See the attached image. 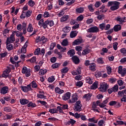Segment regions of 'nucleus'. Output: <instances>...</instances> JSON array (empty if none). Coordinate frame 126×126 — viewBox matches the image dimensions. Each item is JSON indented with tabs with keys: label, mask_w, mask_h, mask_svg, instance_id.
<instances>
[{
	"label": "nucleus",
	"mask_w": 126,
	"mask_h": 126,
	"mask_svg": "<svg viewBox=\"0 0 126 126\" xmlns=\"http://www.w3.org/2000/svg\"><path fill=\"white\" fill-rule=\"evenodd\" d=\"M121 2L117 1H110L108 2V6H111L110 9L112 11H115L120 8Z\"/></svg>",
	"instance_id": "obj_1"
},
{
	"label": "nucleus",
	"mask_w": 126,
	"mask_h": 126,
	"mask_svg": "<svg viewBox=\"0 0 126 126\" xmlns=\"http://www.w3.org/2000/svg\"><path fill=\"white\" fill-rule=\"evenodd\" d=\"M82 104H81V101L78 100L76 102L74 107V111L76 112H81L82 111Z\"/></svg>",
	"instance_id": "obj_2"
},
{
	"label": "nucleus",
	"mask_w": 126,
	"mask_h": 126,
	"mask_svg": "<svg viewBox=\"0 0 126 126\" xmlns=\"http://www.w3.org/2000/svg\"><path fill=\"white\" fill-rule=\"evenodd\" d=\"M20 88L23 92L25 93H27V92H29V91H32L33 89L31 88V84H30L26 86H22L20 87Z\"/></svg>",
	"instance_id": "obj_3"
},
{
	"label": "nucleus",
	"mask_w": 126,
	"mask_h": 126,
	"mask_svg": "<svg viewBox=\"0 0 126 126\" xmlns=\"http://www.w3.org/2000/svg\"><path fill=\"white\" fill-rule=\"evenodd\" d=\"M108 88H109V85H108L107 83H103L100 85L98 89L99 91H101V92H106Z\"/></svg>",
	"instance_id": "obj_4"
},
{
	"label": "nucleus",
	"mask_w": 126,
	"mask_h": 126,
	"mask_svg": "<svg viewBox=\"0 0 126 126\" xmlns=\"http://www.w3.org/2000/svg\"><path fill=\"white\" fill-rule=\"evenodd\" d=\"M87 32L89 33H97L99 32V28L97 26H94L87 30Z\"/></svg>",
	"instance_id": "obj_5"
},
{
	"label": "nucleus",
	"mask_w": 126,
	"mask_h": 126,
	"mask_svg": "<svg viewBox=\"0 0 126 126\" xmlns=\"http://www.w3.org/2000/svg\"><path fill=\"white\" fill-rule=\"evenodd\" d=\"M118 73L120 74H121V76H122V77L126 76V68H123V66H120L118 67Z\"/></svg>",
	"instance_id": "obj_6"
},
{
	"label": "nucleus",
	"mask_w": 126,
	"mask_h": 126,
	"mask_svg": "<svg viewBox=\"0 0 126 126\" xmlns=\"http://www.w3.org/2000/svg\"><path fill=\"white\" fill-rule=\"evenodd\" d=\"M71 60L73 63H75V64H78L80 63V60L76 56H73L71 58Z\"/></svg>",
	"instance_id": "obj_7"
},
{
	"label": "nucleus",
	"mask_w": 126,
	"mask_h": 126,
	"mask_svg": "<svg viewBox=\"0 0 126 126\" xmlns=\"http://www.w3.org/2000/svg\"><path fill=\"white\" fill-rule=\"evenodd\" d=\"M82 42H83L82 38H77L73 42L72 45L73 46L80 45V44H82Z\"/></svg>",
	"instance_id": "obj_8"
},
{
	"label": "nucleus",
	"mask_w": 126,
	"mask_h": 126,
	"mask_svg": "<svg viewBox=\"0 0 126 126\" xmlns=\"http://www.w3.org/2000/svg\"><path fill=\"white\" fill-rule=\"evenodd\" d=\"M8 87L7 86L3 87L0 90V94L3 95L8 93Z\"/></svg>",
	"instance_id": "obj_9"
},
{
	"label": "nucleus",
	"mask_w": 126,
	"mask_h": 126,
	"mask_svg": "<svg viewBox=\"0 0 126 126\" xmlns=\"http://www.w3.org/2000/svg\"><path fill=\"white\" fill-rule=\"evenodd\" d=\"M70 94L71 93L70 92H67L64 94L62 96L63 100L64 101L68 100L70 98Z\"/></svg>",
	"instance_id": "obj_10"
},
{
	"label": "nucleus",
	"mask_w": 126,
	"mask_h": 126,
	"mask_svg": "<svg viewBox=\"0 0 126 126\" xmlns=\"http://www.w3.org/2000/svg\"><path fill=\"white\" fill-rule=\"evenodd\" d=\"M108 100L109 97H107V98L105 100H104L102 103L98 105L99 107H100V108H105V107L107 106Z\"/></svg>",
	"instance_id": "obj_11"
},
{
	"label": "nucleus",
	"mask_w": 126,
	"mask_h": 126,
	"mask_svg": "<svg viewBox=\"0 0 126 126\" xmlns=\"http://www.w3.org/2000/svg\"><path fill=\"white\" fill-rule=\"evenodd\" d=\"M89 69L91 71H95L96 70V64L94 63H91L89 66Z\"/></svg>",
	"instance_id": "obj_12"
},
{
	"label": "nucleus",
	"mask_w": 126,
	"mask_h": 126,
	"mask_svg": "<svg viewBox=\"0 0 126 126\" xmlns=\"http://www.w3.org/2000/svg\"><path fill=\"white\" fill-rule=\"evenodd\" d=\"M20 103L21 105H27V104H29V101L26 98H21L20 99Z\"/></svg>",
	"instance_id": "obj_13"
},
{
	"label": "nucleus",
	"mask_w": 126,
	"mask_h": 126,
	"mask_svg": "<svg viewBox=\"0 0 126 126\" xmlns=\"http://www.w3.org/2000/svg\"><path fill=\"white\" fill-rule=\"evenodd\" d=\"M71 30V28L70 27L66 26L62 29V31L64 33H68Z\"/></svg>",
	"instance_id": "obj_14"
},
{
	"label": "nucleus",
	"mask_w": 126,
	"mask_h": 126,
	"mask_svg": "<svg viewBox=\"0 0 126 126\" xmlns=\"http://www.w3.org/2000/svg\"><path fill=\"white\" fill-rule=\"evenodd\" d=\"M98 82L95 81L91 86V89L92 90H96V89H97V88H98Z\"/></svg>",
	"instance_id": "obj_15"
},
{
	"label": "nucleus",
	"mask_w": 126,
	"mask_h": 126,
	"mask_svg": "<svg viewBox=\"0 0 126 126\" xmlns=\"http://www.w3.org/2000/svg\"><path fill=\"white\" fill-rule=\"evenodd\" d=\"M115 20L119 23V24H124V19L121 16H118L115 18Z\"/></svg>",
	"instance_id": "obj_16"
},
{
	"label": "nucleus",
	"mask_w": 126,
	"mask_h": 126,
	"mask_svg": "<svg viewBox=\"0 0 126 126\" xmlns=\"http://www.w3.org/2000/svg\"><path fill=\"white\" fill-rule=\"evenodd\" d=\"M113 29L115 32H118V31H120L122 30V26L120 25H116L113 27Z\"/></svg>",
	"instance_id": "obj_17"
},
{
	"label": "nucleus",
	"mask_w": 126,
	"mask_h": 126,
	"mask_svg": "<svg viewBox=\"0 0 126 126\" xmlns=\"http://www.w3.org/2000/svg\"><path fill=\"white\" fill-rule=\"evenodd\" d=\"M67 55L72 58V57L74 56V55H75V51L74 49H70L67 52Z\"/></svg>",
	"instance_id": "obj_18"
},
{
	"label": "nucleus",
	"mask_w": 126,
	"mask_h": 126,
	"mask_svg": "<svg viewBox=\"0 0 126 126\" xmlns=\"http://www.w3.org/2000/svg\"><path fill=\"white\" fill-rule=\"evenodd\" d=\"M92 96V94H90V93L85 94L83 98L84 99H86L87 101H89L91 99V97Z\"/></svg>",
	"instance_id": "obj_19"
},
{
	"label": "nucleus",
	"mask_w": 126,
	"mask_h": 126,
	"mask_svg": "<svg viewBox=\"0 0 126 126\" xmlns=\"http://www.w3.org/2000/svg\"><path fill=\"white\" fill-rule=\"evenodd\" d=\"M75 123H76V121L72 119H70L67 123H66V125L67 126H70V125H71V126H73L74 125V124H75Z\"/></svg>",
	"instance_id": "obj_20"
},
{
	"label": "nucleus",
	"mask_w": 126,
	"mask_h": 126,
	"mask_svg": "<svg viewBox=\"0 0 126 126\" xmlns=\"http://www.w3.org/2000/svg\"><path fill=\"white\" fill-rule=\"evenodd\" d=\"M77 33H78V32H77L76 31H73L71 32L70 33V38H74V37H76V36H77Z\"/></svg>",
	"instance_id": "obj_21"
},
{
	"label": "nucleus",
	"mask_w": 126,
	"mask_h": 126,
	"mask_svg": "<svg viewBox=\"0 0 126 126\" xmlns=\"http://www.w3.org/2000/svg\"><path fill=\"white\" fill-rule=\"evenodd\" d=\"M3 111L4 112H5V113H11V107L9 106H5L3 108Z\"/></svg>",
	"instance_id": "obj_22"
},
{
	"label": "nucleus",
	"mask_w": 126,
	"mask_h": 126,
	"mask_svg": "<svg viewBox=\"0 0 126 126\" xmlns=\"http://www.w3.org/2000/svg\"><path fill=\"white\" fill-rule=\"evenodd\" d=\"M55 91L56 93H58V94H63V93L64 92L63 90H61L59 87H56L55 88Z\"/></svg>",
	"instance_id": "obj_23"
},
{
	"label": "nucleus",
	"mask_w": 126,
	"mask_h": 126,
	"mask_svg": "<svg viewBox=\"0 0 126 126\" xmlns=\"http://www.w3.org/2000/svg\"><path fill=\"white\" fill-rule=\"evenodd\" d=\"M27 107L28 108L30 107H32V108H35V107H37V105H36L35 103H33V102L30 101L29 102V104H27Z\"/></svg>",
	"instance_id": "obj_24"
},
{
	"label": "nucleus",
	"mask_w": 126,
	"mask_h": 126,
	"mask_svg": "<svg viewBox=\"0 0 126 126\" xmlns=\"http://www.w3.org/2000/svg\"><path fill=\"white\" fill-rule=\"evenodd\" d=\"M68 15H63L62 17L61 18V22H64L68 19Z\"/></svg>",
	"instance_id": "obj_25"
},
{
	"label": "nucleus",
	"mask_w": 126,
	"mask_h": 126,
	"mask_svg": "<svg viewBox=\"0 0 126 126\" xmlns=\"http://www.w3.org/2000/svg\"><path fill=\"white\" fill-rule=\"evenodd\" d=\"M90 52L91 50L89 48H86L83 51L82 54L83 56H86V55H88Z\"/></svg>",
	"instance_id": "obj_26"
},
{
	"label": "nucleus",
	"mask_w": 126,
	"mask_h": 126,
	"mask_svg": "<svg viewBox=\"0 0 126 126\" xmlns=\"http://www.w3.org/2000/svg\"><path fill=\"white\" fill-rule=\"evenodd\" d=\"M78 99V98L77 97V96L73 95V96H72V99L70 100V103H71L72 104L73 103H75Z\"/></svg>",
	"instance_id": "obj_27"
},
{
	"label": "nucleus",
	"mask_w": 126,
	"mask_h": 126,
	"mask_svg": "<svg viewBox=\"0 0 126 126\" xmlns=\"http://www.w3.org/2000/svg\"><path fill=\"white\" fill-rule=\"evenodd\" d=\"M10 61L12 64H15L16 67H18L19 66V64L16 63V62L13 60V58L12 57H10Z\"/></svg>",
	"instance_id": "obj_28"
},
{
	"label": "nucleus",
	"mask_w": 126,
	"mask_h": 126,
	"mask_svg": "<svg viewBox=\"0 0 126 126\" xmlns=\"http://www.w3.org/2000/svg\"><path fill=\"white\" fill-rule=\"evenodd\" d=\"M47 71L48 70L46 69H45L44 70L43 69H41L40 70H39V75L41 76L44 75L45 73H47Z\"/></svg>",
	"instance_id": "obj_29"
},
{
	"label": "nucleus",
	"mask_w": 126,
	"mask_h": 126,
	"mask_svg": "<svg viewBox=\"0 0 126 126\" xmlns=\"http://www.w3.org/2000/svg\"><path fill=\"white\" fill-rule=\"evenodd\" d=\"M27 31L30 33H32V32H33V27H32V24H29V26L27 29Z\"/></svg>",
	"instance_id": "obj_30"
},
{
	"label": "nucleus",
	"mask_w": 126,
	"mask_h": 126,
	"mask_svg": "<svg viewBox=\"0 0 126 126\" xmlns=\"http://www.w3.org/2000/svg\"><path fill=\"white\" fill-rule=\"evenodd\" d=\"M36 61V57L33 56L32 58L31 59H29L27 60V62H30V63H34Z\"/></svg>",
	"instance_id": "obj_31"
},
{
	"label": "nucleus",
	"mask_w": 126,
	"mask_h": 126,
	"mask_svg": "<svg viewBox=\"0 0 126 126\" xmlns=\"http://www.w3.org/2000/svg\"><path fill=\"white\" fill-rule=\"evenodd\" d=\"M68 67H64V68H62L61 70L62 73H67L68 72Z\"/></svg>",
	"instance_id": "obj_32"
},
{
	"label": "nucleus",
	"mask_w": 126,
	"mask_h": 126,
	"mask_svg": "<svg viewBox=\"0 0 126 126\" xmlns=\"http://www.w3.org/2000/svg\"><path fill=\"white\" fill-rule=\"evenodd\" d=\"M104 18L105 15H104V14H99L97 16V19L98 20H103V19H104Z\"/></svg>",
	"instance_id": "obj_33"
},
{
	"label": "nucleus",
	"mask_w": 126,
	"mask_h": 126,
	"mask_svg": "<svg viewBox=\"0 0 126 126\" xmlns=\"http://www.w3.org/2000/svg\"><path fill=\"white\" fill-rule=\"evenodd\" d=\"M76 11L78 13H82L84 11V8L83 7H80L76 9Z\"/></svg>",
	"instance_id": "obj_34"
},
{
	"label": "nucleus",
	"mask_w": 126,
	"mask_h": 126,
	"mask_svg": "<svg viewBox=\"0 0 126 126\" xmlns=\"http://www.w3.org/2000/svg\"><path fill=\"white\" fill-rule=\"evenodd\" d=\"M48 25H49L50 27H53L55 25V23L53 20H47Z\"/></svg>",
	"instance_id": "obj_35"
},
{
	"label": "nucleus",
	"mask_w": 126,
	"mask_h": 126,
	"mask_svg": "<svg viewBox=\"0 0 126 126\" xmlns=\"http://www.w3.org/2000/svg\"><path fill=\"white\" fill-rule=\"evenodd\" d=\"M48 21L47 20L44 22H43V23L42 25H41V26H42L44 29H46V28H48Z\"/></svg>",
	"instance_id": "obj_36"
},
{
	"label": "nucleus",
	"mask_w": 126,
	"mask_h": 126,
	"mask_svg": "<svg viewBox=\"0 0 126 126\" xmlns=\"http://www.w3.org/2000/svg\"><path fill=\"white\" fill-rule=\"evenodd\" d=\"M28 4L30 5V6H31V7H33V6L35 5V2H34L33 0H30L28 1Z\"/></svg>",
	"instance_id": "obj_37"
},
{
	"label": "nucleus",
	"mask_w": 126,
	"mask_h": 126,
	"mask_svg": "<svg viewBox=\"0 0 126 126\" xmlns=\"http://www.w3.org/2000/svg\"><path fill=\"white\" fill-rule=\"evenodd\" d=\"M43 16L44 18H48V17H50L51 16V15L49 12L45 11L44 12Z\"/></svg>",
	"instance_id": "obj_38"
},
{
	"label": "nucleus",
	"mask_w": 126,
	"mask_h": 126,
	"mask_svg": "<svg viewBox=\"0 0 126 126\" xmlns=\"http://www.w3.org/2000/svg\"><path fill=\"white\" fill-rule=\"evenodd\" d=\"M89 122L94 123V124H97V123H98V120H95V117H93L89 119Z\"/></svg>",
	"instance_id": "obj_39"
},
{
	"label": "nucleus",
	"mask_w": 126,
	"mask_h": 126,
	"mask_svg": "<svg viewBox=\"0 0 126 126\" xmlns=\"http://www.w3.org/2000/svg\"><path fill=\"white\" fill-rule=\"evenodd\" d=\"M6 49H8V51H11L13 50V45L12 44L6 45Z\"/></svg>",
	"instance_id": "obj_40"
},
{
	"label": "nucleus",
	"mask_w": 126,
	"mask_h": 126,
	"mask_svg": "<svg viewBox=\"0 0 126 126\" xmlns=\"http://www.w3.org/2000/svg\"><path fill=\"white\" fill-rule=\"evenodd\" d=\"M31 14H32V11L28 10L27 12H25L26 17L28 18V17H30L31 16Z\"/></svg>",
	"instance_id": "obj_41"
},
{
	"label": "nucleus",
	"mask_w": 126,
	"mask_h": 126,
	"mask_svg": "<svg viewBox=\"0 0 126 126\" xmlns=\"http://www.w3.org/2000/svg\"><path fill=\"white\" fill-rule=\"evenodd\" d=\"M3 99H4L5 101L9 102L10 100H11V97L10 96V95H6L3 97Z\"/></svg>",
	"instance_id": "obj_42"
},
{
	"label": "nucleus",
	"mask_w": 126,
	"mask_h": 126,
	"mask_svg": "<svg viewBox=\"0 0 126 126\" xmlns=\"http://www.w3.org/2000/svg\"><path fill=\"white\" fill-rule=\"evenodd\" d=\"M61 44L62 46H67L68 45V41H67V39H64Z\"/></svg>",
	"instance_id": "obj_43"
},
{
	"label": "nucleus",
	"mask_w": 126,
	"mask_h": 126,
	"mask_svg": "<svg viewBox=\"0 0 126 126\" xmlns=\"http://www.w3.org/2000/svg\"><path fill=\"white\" fill-rule=\"evenodd\" d=\"M83 85L82 81H78L76 83V86L78 87H81Z\"/></svg>",
	"instance_id": "obj_44"
},
{
	"label": "nucleus",
	"mask_w": 126,
	"mask_h": 126,
	"mask_svg": "<svg viewBox=\"0 0 126 126\" xmlns=\"http://www.w3.org/2000/svg\"><path fill=\"white\" fill-rule=\"evenodd\" d=\"M37 98H39L40 99H46L47 96L46 95H44V94H37Z\"/></svg>",
	"instance_id": "obj_45"
},
{
	"label": "nucleus",
	"mask_w": 126,
	"mask_h": 126,
	"mask_svg": "<svg viewBox=\"0 0 126 126\" xmlns=\"http://www.w3.org/2000/svg\"><path fill=\"white\" fill-rule=\"evenodd\" d=\"M48 82L52 83L55 81V77L54 76H51L48 78Z\"/></svg>",
	"instance_id": "obj_46"
},
{
	"label": "nucleus",
	"mask_w": 126,
	"mask_h": 126,
	"mask_svg": "<svg viewBox=\"0 0 126 126\" xmlns=\"http://www.w3.org/2000/svg\"><path fill=\"white\" fill-rule=\"evenodd\" d=\"M97 63H100L101 64H103L104 63V61H103L102 58H98L97 59Z\"/></svg>",
	"instance_id": "obj_47"
},
{
	"label": "nucleus",
	"mask_w": 126,
	"mask_h": 126,
	"mask_svg": "<svg viewBox=\"0 0 126 126\" xmlns=\"http://www.w3.org/2000/svg\"><path fill=\"white\" fill-rule=\"evenodd\" d=\"M118 103V101H115V100H112L109 102V105L110 106H116L117 104Z\"/></svg>",
	"instance_id": "obj_48"
},
{
	"label": "nucleus",
	"mask_w": 126,
	"mask_h": 126,
	"mask_svg": "<svg viewBox=\"0 0 126 126\" xmlns=\"http://www.w3.org/2000/svg\"><path fill=\"white\" fill-rule=\"evenodd\" d=\"M30 84H31V86H32V88H37V83L34 81L32 82Z\"/></svg>",
	"instance_id": "obj_49"
},
{
	"label": "nucleus",
	"mask_w": 126,
	"mask_h": 126,
	"mask_svg": "<svg viewBox=\"0 0 126 126\" xmlns=\"http://www.w3.org/2000/svg\"><path fill=\"white\" fill-rule=\"evenodd\" d=\"M86 82H87V83H88L89 84H92V83H93V82L91 80V78H90V77H88L86 78Z\"/></svg>",
	"instance_id": "obj_50"
},
{
	"label": "nucleus",
	"mask_w": 126,
	"mask_h": 126,
	"mask_svg": "<svg viewBox=\"0 0 126 126\" xmlns=\"http://www.w3.org/2000/svg\"><path fill=\"white\" fill-rule=\"evenodd\" d=\"M101 4H102V3H101V1H97L95 2V3L94 4V6L96 8H98V7H99L100 6V5H101Z\"/></svg>",
	"instance_id": "obj_51"
},
{
	"label": "nucleus",
	"mask_w": 126,
	"mask_h": 126,
	"mask_svg": "<svg viewBox=\"0 0 126 126\" xmlns=\"http://www.w3.org/2000/svg\"><path fill=\"white\" fill-rule=\"evenodd\" d=\"M40 52H41V49H40V48H38L35 50L34 52V54L37 56H39V55H40Z\"/></svg>",
	"instance_id": "obj_52"
},
{
	"label": "nucleus",
	"mask_w": 126,
	"mask_h": 126,
	"mask_svg": "<svg viewBox=\"0 0 126 126\" xmlns=\"http://www.w3.org/2000/svg\"><path fill=\"white\" fill-rule=\"evenodd\" d=\"M88 8L91 12H93L94 11V9L93 8L92 4L89 5Z\"/></svg>",
	"instance_id": "obj_53"
},
{
	"label": "nucleus",
	"mask_w": 126,
	"mask_h": 126,
	"mask_svg": "<svg viewBox=\"0 0 126 126\" xmlns=\"http://www.w3.org/2000/svg\"><path fill=\"white\" fill-rule=\"evenodd\" d=\"M105 25H106V24L105 23L99 24V26L100 29H101V30L102 31L104 30V29H105Z\"/></svg>",
	"instance_id": "obj_54"
},
{
	"label": "nucleus",
	"mask_w": 126,
	"mask_h": 126,
	"mask_svg": "<svg viewBox=\"0 0 126 126\" xmlns=\"http://www.w3.org/2000/svg\"><path fill=\"white\" fill-rule=\"evenodd\" d=\"M118 45H119V43H118V42H116L113 44V49L114 50H115V51H117V50H118Z\"/></svg>",
	"instance_id": "obj_55"
},
{
	"label": "nucleus",
	"mask_w": 126,
	"mask_h": 126,
	"mask_svg": "<svg viewBox=\"0 0 126 126\" xmlns=\"http://www.w3.org/2000/svg\"><path fill=\"white\" fill-rule=\"evenodd\" d=\"M60 65L61 64L59 63H55L52 64V67L53 68H58V67H59V66H60Z\"/></svg>",
	"instance_id": "obj_56"
},
{
	"label": "nucleus",
	"mask_w": 126,
	"mask_h": 126,
	"mask_svg": "<svg viewBox=\"0 0 126 126\" xmlns=\"http://www.w3.org/2000/svg\"><path fill=\"white\" fill-rule=\"evenodd\" d=\"M112 89L113 92H117V91L119 90V86H118V85H115Z\"/></svg>",
	"instance_id": "obj_57"
},
{
	"label": "nucleus",
	"mask_w": 126,
	"mask_h": 126,
	"mask_svg": "<svg viewBox=\"0 0 126 126\" xmlns=\"http://www.w3.org/2000/svg\"><path fill=\"white\" fill-rule=\"evenodd\" d=\"M97 104H96V102H94L93 103V105H92V110L93 111V110H95V109H96L97 108Z\"/></svg>",
	"instance_id": "obj_58"
},
{
	"label": "nucleus",
	"mask_w": 126,
	"mask_h": 126,
	"mask_svg": "<svg viewBox=\"0 0 126 126\" xmlns=\"http://www.w3.org/2000/svg\"><path fill=\"white\" fill-rule=\"evenodd\" d=\"M62 107L63 110H67V108H68V105L67 104H60Z\"/></svg>",
	"instance_id": "obj_59"
},
{
	"label": "nucleus",
	"mask_w": 126,
	"mask_h": 126,
	"mask_svg": "<svg viewBox=\"0 0 126 126\" xmlns=\"http://www.w3.org/2000/svg\"><path fill=\"white\" fill-rule=\"evenodd\" d=\"M84 18V17L83 16V15H81L77 17V20H78V21H82Z\"/></svg>",
	"instance_id": "obj_60"
},
{
	"label": "nucleus",
	"mask_w": 126,
	"mask_h": 126,
	"mask_svg": "<svg viewBox=\"0 0 126 126\" xmlns=\"http://www.w3.org/2000/svg\"><path fill=\"white\" fill-rule=\"evenodd\" d=\"M28 69H27V67L24 66L22 69V73L23 74L26 73L27 71H28Z\"/></svg>",
	"instance_id": "obj_61"
},
{
	"label": "nucleus",
	"mask_w": 126,
	"mask_h": 126,
	"mask_svg": "<svg viewBox=\"0 0 126 126\" xmlns=\"http://www.w3.org/2000/svg\"><path fill=\"white\" fill-rule=\"evenodd\" d=\"M31 69L29 68L28 71L25 73L26 77H29L31 75V73H30V71Z\"/></svg>",
	"instance_id": "obj_62"
},
{
	"label": "nucleus",
	"mask_w": 126,
	"mask_h": 126,
	"mask_svg": "<svg viewBox=\"0 0 126 126\" xmlns=\"http://www.w3.org/2000/svg\"><path fill=\"white\" fill-rule=\"evenodd\" d=\"M75 50L77 52H79L82 50V47L80 46H77L75 47Z\"/></svg>",
	"instance_id": "obj_63"
},
{
	"label": "nucleus",
	"mask_w": 126,
	"mask_h": 126,
	"mask_svg": "<svg viewBox=\"0 0 126 126\" xmlns=\"http://www.w3.org/2000/svg\"><path fill=\"white\" fill-rule=\"evenodd\" d=\"M105 124V122L103 120H101L100 121H99L98 123V126H103V124Z\"/></svg>",
	"instance_id": "obj_64"
}]
</instances>
